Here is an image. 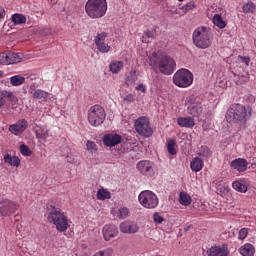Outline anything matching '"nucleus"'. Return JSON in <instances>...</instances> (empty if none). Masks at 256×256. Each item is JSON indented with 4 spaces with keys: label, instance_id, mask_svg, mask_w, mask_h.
<instances>
[{
    "label": "nucleus",
    "instance_id": "obj_1",
    "mask_svg": "<svg viewBox=\"0 0 256 256\" xmlns=\"http://www.w3.org/2000/svg\"><path fill=\"white\" fill-rule=\"evenodd\" d=\"M149 65L155 73L162 75H171L175 71V60L163 53L153 52L149 57Z\"/></svg>",
    "mask_w": 256,
    "mask_h": 256
},
{
    "label": "nucleus",
    "instance_id": "obj_2",
    "mask_svg": "<svg viewBox=\"0 0 256 256\" xmlns=\"http://www.w3.org/2000/svg\"><path fill=\"white\" fill-rule=\"evenodd\" d=\"M50 207L52 210L48 213L47 220L49 223L55 225L56 230L59 231V233H65V231L69 229L67 215H65V212H63L61 208H57L53 205Z\"/></svg>",
    "mask_w": 256,
    "mask_h": 256
},
{
    "label": "nucleus",
    "instance_id": "obj_3",
    "mask_svg": "<svg viewBox=\"0 0 256 256\" xmlns=\"http://www.w3.org/2000/svg\"><path fill=\"white\" fill-rule=\"evenodd\" d=\"M192 39L195 47L198 49H209L213 39L211 28L205 26L196 28L192 34Z\"/></svg>",
    "mask_w": 256,
    "mask_h": 256
},
{
    "label": "nucleus",
    "instance_id": "obj_4",
    "mask_svg": "<svg viewBox=\"0 0 256 256\" xmlns=\"http://www.w3.org/2000/svg\"><path fill=\"white\" fill-rule=\"evenodd\" d=\"M107 9V0H88L85 4V13L90 19L105 17Z\"/></svg>",
    "mask_w": 256,
    "mask_h": 256
},
{
    "label": "nucleus",
    "instance_id": "obj_5",
    "mask_svg": "<svg viewBox=\"0 0 256 256\" xmlns=\"http://www.w3.org/2000/svg\"><path fill=\"white\" fill-rule=\"evenodd\" d=\"M249 117L251 114L247 113V108L241 104H232L226 113L228 123H247Z\"/></svg>",
    "mask_w": 256,
    "mask_h": 256
},
{
    "label": "nucleus",
    "instance_id": "obj_6",
    "mask_svg": "<svg viewBox=\"0 0 256 256\" xmlns=\"http://www.w3.org/2000/svg\"><path fill=\"white\" fill-rule=\"evenodd\" d=\"M87 117L88 122L92 127H99V125H103V123H105L107 113L105 112V108L101 105H94L89 108Z\"/></svg>",
    "mask_w": 256,
    "mask_h": 256
},
{
    "label": "nucleus",
    "instance_id": "obj_7",
    "mask_svg": "<svg viewBox=\"0 0 256 256\" xmlns=\"http://www.w3.org/2000/svg\"><path fill=\"white\" fill-rule=\"evenodd\" d=\"M173 83L180 89H187L193 85V73L185 68H181L173 75Z\"/></svg>",
    "mask_w": 256,
    "mask_h": 256
},
{
    "label": "nucleus",
    "instance_id": "obj_8",
    "mask_svg": "<svg viewBox=\"0 0 256 256\" xmlns=\"http://www.w3.org/2000/svg\"><path fill=\"white\" fill-rule=\"evenodd\" d=\"M138 201L145 209H155L159 206V197L151 190H144L138 195Z\"/></svg>",
    "mask_w": 256,
    "mask_h": 256
},
{
    "label": "nucleus",
    "instance_id": "obj_9",
    "mask_svg": "<svg viewBox=\"0 0 256 256\" xmlns=\"http://www.w3.org/2000/svg\"><path fill=\"white\" fill-rule=\"evenodd\" d=\"M134 129L142 137H151L153 135V128L151 122L146 116H141L134 122Z\"/></svg>",
    "mask_w": 256,
    "mask_h": 256
},
{
    "label": "nucleus",
    "instance_id": "obj_10",
    "mask_svg": "<svg viewBox=\"0 0 256 256\" xmlns=\"http://www.w3.org/2000/svg\"><path fill=\"white\" fill-rule=\"evenodd\" d=\"M9 102V107L11 109H17V105H19V99L15 96V93L7 90L0 91V107H4V105Z\"/></svg>",
    "mask_w": 256,
    "mask_h": 256
},
{
    "label": "nucleus",
    "instance_id": "obj_11",
    "mask_svg": "<svg viewBox=\"0 0 256 256\" xmlns=\"http://www.w3.org/2000/svg\"><path fill=\"white\" fill-rule=\"evenodd\" d=\"M208 256H229L231 251H229V245L223 243L221 245H214L207 249L206 251Z\"/></svg>",
    "mask_w": 256,
    "mask_h": 256
},
{
    "label": "nucleus",
    "instance_id": "obj_12",
    "mask_svg": "<svg viewBox=\"0 0 256 256\" xmlns=\"http://www.w3.org/2000/svg\"><path fill=\"white\" fill-rule=\"evenodd\" d=\"M108 34L107 32L98 33L94 38L95 45L100 53H109L111 51V46L105 43Z\"/></svg>",
    "mask_w": 256,
    "mask_h": 256
},
{
    "label": "nucleus",
    "instance_id": "obj_13",
    "mask_svg": "<svg viewBox=\"0 0 256 256\" xmlns=\"http://www.w3.org/2000/svg\"><path fill=\"white\" fill-rule=\"evenodd\" d=\"M17 209H19V204L11 200H3L0 204V213L3 217L13 215Z\"/></svg>",
    "mask_w": 256,
    "mask_h": 256
},
{
    "label": "nucleus",
    "instance_id": "obj_14",
    "mask_svg": "<svg viewBox=\"0 0 256 256\" xmlns=\"http://www.w3.org/2000/svg\"><path fill=\"white\" fill-rule=\"evenodd\" d=\"M155 164L149 160H141L137 163V169L142 175L151 177L155 173Z\"/></svg>",
    "mask_w": 256,
    "mask_h": 256
},
{
    "label": "nucleus",
    "instance_id": "obj_15",
    "mask_svg": "<svg viewBox=\"0 0 256 256\" xmlns=\"http://www.w3.org/2000/svg\"><path fill=\"white\" fill-rule=\"evenodd\" d=\"M102 235L104 240L111 241L112 239H115L117 235H119V228H117L115 224H106L102 228Z\"/></svg>",
    "mask_w": 256,
    "mask_h": 256
},
{
    "label": "nucleus",
    "instance_id": "obj_16",
    "mask_svg": "<svg viewBox=\"0 0 256 256\" xmlns=\"http://www.w3.org/2000/svg\"><path fill=\"white\" fill-rule=\"evenodd\" d=\"M187 113L193 117H201L203 115V104L199 100L194 99L187 107Z\"/></svg>",
    "mask_w": 256,
    "mask_h": 256
},
{
    "label": "nucleus",
    "instance_id": "obj_17",
    "mask_svg": "<svg viewBox=\"0 0 256 256\" xmlns=\"http://www.w3.org/2000/svg\"><path fill=\"white\" fill-rule=\"evenodd\" d=\"M119 227H120L121 233H126L128 235L139 233V225H137L134 222L124 221L120 223Z\"/></svg>",
    "mask_w": 256,
    "mask_h": 256
},
{
    "label": "nucleus",
    "instance_id": "obj_18",
    "mask_svg": "<svg viewBox=\"0 0 256 256\" xmlns=\"http://www.w3.org/2000/svg\"><path fill=\"white\" fill-rule=\"evenodd\" d=\"M27 127H29L27 120L20 119L15 124L10 125L9 131H11L13 135H21V133H23Z\"/></svg>",
    "mask_w": 256,
    "mask_h": 256
},
{
    "label": "nucleus",
    "instance_id": "obj_19",
    "mask_svg": "<svg viewBox=\"0 0 256 256\" xmlns=\"http://www.w3.org/2000/svg\"><path fill=\"white\" fill-rule=\"evenodd\" d=\"M123 137L119 134H106L103 137V143L106 147H115L121 143Z\"/></svg>",
    "mask_w": 256,
    "mask_h": 256
},
{
    "label": "nucleus",
    "instance_id": "obj_20",
    "mask_svg": "<svg viewBox=\"0 0 256 256\" xmlns=\"http://www.w3.org/2000/svg\"><path fill=\"white\" fill-rule=\"evenodd\" d=\"M49 128H47L46 125H36L34 128V133L36 135V139H40L41 141H47V138L49 137Z\"/></svg>",
    "mask_w": 256,
    "mask_h": 256
},
{
    "label": "nucleus",
    "instance_id": "obj_21",
    "mask_svg": "<svg viewBox=\"0 0 256 256\" xmlns=\"http://www.w3.org/2000/svg\"><path fill=\"white\" fill-rule=\"evenodd\" d=\"M247 160L245 158H237L231 162V167L236 169L239 173L247 171Z\"/></svg>",
    "mask_w": 256,
    "mask_h": 256
},
{
    "label": "nucleus",
    "instance_id": "obj_22",
    "mask_svg": "<svg viewBox=\"0 0 256 256\" xmlns=\"http://www.w3.org/2000/svg\"><path fill=\"white\" fill-rule=\"evenodd\" d=\"M177 124L180 127H185L186 129H193L195 127V119L191 116L179 117L177 119Z\"/></svg>",
    "mask_w": 256,
    "mask_h": 256
},
{
    "label": "nucleus",
    "instance_id": "obj_23",
    "mask_svg": "<svg viewBox=\"0 0 256 256\" xmlns=\"http://www.w3.org/2000/svg\"><path fill=\"white\" fill-rule=\"evenodd\" d=\"M205 167V162L199 156H196L190 162V168L194 173H199Z\"/></svg>",
    "mask_w": 256,
    "mask_h": 256
},
{
    "label": "nucleus",
    "instance_id": "obj_24",
    "mask_svg": "<svg viewBox=\"0 0 256 256\" xmlns=\"http://www.w3.org/2000/svg\"><path fill=\"white\" fill-rule=\"evenodd\" d=\"M238 253L242 256H255V246L251 243H245L238 249Z\"/></svg>",
    "mask_w": 256,
    "mask_h": 256
},
{
    "label": "nucleus",
    "instance_id": "obj_25",
    "mask_svg": "<svg viewBox=\"0 0 256 256\" xmlns=\"http://www.w3.org/2000/svg\"><path fill=\"white\" fill-rule=\"evenodd\" d=\"M4 163H8V165H11V167H19L21 165V159H19L17 156L5 154Z\"/></svg>",
    "mask_w": 256,
    "mask_h": 256
},
{
    "label": "nucleus",
    "instance_id": "obj_26",
    "mask_svg": "<svg viewBox=\"0 0 256 256\" xmlns=\"http://www.w3.org/2000/svg\"><path fill=\"white\" fill-rule=\"evenodd\" d=\"M8 65H13L15 63H21V56L13 51H6Z\"/></svg>",
    "mask_w": 256,
    "mask_h": 256
},
{
    "label": "nucleus",
    "instance_id": "obj_27",
    "mask_svg": "<svg viewBox=\"0 0 256 256\" xmlns=\"http://www.w3.org/2000/svg\"><path fill=\"white\" fill-rule=\"evenodd\" d=\"M123 67H125V64L123 63V61H117V60L112 61L109 65V69L113 74L120 73Z\"/></svg>",
    "mask_w": 256,
    "mask_h": 256
},
{
    "label": "nucleus",
    "instance_id": "obj_28",
    "mask_svg": "<svg viewBox=\"0 0 256 256\" xmlns=\"http://www.w3.org/2000/svg\"><path fill=\"white\" fill-rule=\"evenodd\" d=\"M33 99H38L41 101H47L49 99V92L42 89H37L32 93Z\"/></svg>",
    "mask_w": 256,
    "mask_h": 256
},
{
    "label": "nucleus",
    "instance_id": "obj_29",
    "mask_svg": "<svg viewBox=\"0 0 256 256\" xmlns=\"http://www.w3.org/2000/svg\"><path fill=\"white\" fill-rule=\"evenodd\" d=\"M25 77L22 75H14L10 77V85L12 87H21L25 83Z\"/></svg>",
    "mask_w": 256,
    "mask_h": 256
},
{
    "label": "nucleus",
    "instance_id": "obj_30",
    "mask_svg": "<svg viewBox=\"0 0 256 256\" xmlns=\"http://www.w3.org/2000/svg\"><path fill=\"white\" fill-rule=\"evenodd\" d=\"M213 23L218 29H225L227 27V22L223 20V17H221L220 14H215L213 16Z\"/></svg>",
    "mask_w": 256,
    "mask_h": 256
},
{
    "label": "nucleus",
    "instance_id": "obj_31",
    "mask_svg": "<svg viewBox=\"0 0 256 256\" xmlns=\"http://www.w3.org/2000/svg\"><path fill=\"white\" fill-rule=\"evenodd\" d=\"M96 197L98 201H105V199H111V192L105 188H100L97 191Z\"/></svg>",
    "mask_w": 256,
    "mask_h": 256
},
{
    "label": "nucleus",
    "instance_id": "obj_32",
    "mask_svg": "<svg viewBox=\"0 0 256 256\" xmlns=\"http://www.w3.org/2000/svg\"><path fill=\"white\" fill-rule=\"evenodd\" d=\"M198 157H202L203 159H209L213 155V152H211V149L207 146H201L197 153Z\"/></svg>",
    "mask_w": 256,
    "mask_h": 256
},
{
    "label": "nucleus",
    "instance_id": "obj_33",
    "mask_svg": "<svg viewBox=\"0 0 256 256\" xmlns=\"http://www.w3.org/2000/svg\"><path fill=\"white\" fill-rule=\"evenodd\" d=\"M232 187L235 189V191H238V193H247L248 190V187L245 185V183L241 181H234L232 183Z\"/></svg>",
    "mask_w": 256,
    "mask_h": 256
},
{
    "label": "nucleus",
    "instance_id": "obj_34",
    "mask_svg": "<svg viewBox=\"0 0 256 256\" xmlns=\"http://www.w3.org/2000/svg\"><path fill=\"white\" fill-rule=\"evenodd\" d=\"M12 23L14 25H23V23H27V18L23 14H14L12 15Z\"/></svg>",
    "mask_w": 256,
    "mask_h": 256
},
{
    "label": "nucleus",
    "instance_id": "obj_35",
    "mask_svg": "<svg viewBox=\"0 0 256 256\" xmlns=\"http://www.w3.org/2000/svg\"><path fill=\"white\" fill-rule=\"evenodd\" d=\"M179 201L181 205H184V207H189V205H191V196L185 192H181Z\"/></svg>",
    "mask_w": 256,
    "mask_h": 256
},
{
    "label": "nucleus",
    "instance_id": "obj_36",
    "mask_svg": "<svg viewBox=\"0 0 256 256\" xmlns=\"http://www.w3.org/2000/svg\"><path fill=\"white\" fill-rule=\"evenodd\" d=\"M116 217H118V219H127V217H129V208L127 207L118 208V210L116 211Z\"/></svg>",
    "mask_w": 256,
    "mask_h": 256
},
{
    "label": "nucleus",
    "instance_id": "obj_37",
    "mask_svg": "<svg viewBox=\"0 0 256 256\" xmlns=\"http://www.w3.org/2000/svg\"><path fill=\"white\" fill-rule=\"evenodd\" d=\"M256 9L255 3L248 1L243 4L242 10L243 13H254Z\"/></svg>",
    "mask_w": 256,
    "mask_h": 256
},
{
    "label": "nucleus",
    "instance_id": "obj_38",
    "mask_svg": "<svg viewBox=\"0 0 256 256\" xmlns=\"http://www.w3.org/2000/svg\"><path fill=\"white\" fill-rule=\"evenodd\" d=\"M177 145V142L173 139L167 140V149L169 155H177V150L175 149V146Z\"/></svg>",
    "mask_w": 256,
    "mask_h": 256
},
{
    "label": "nucleus",
    "instance_id": "obj_39",
    "mask_svg": "<svg viewBox=\"0 0 256 256\" xmlns=\"http://www.w3.org/2000/svg\"><path fill=\"white\" fill-rule=\"evenodd\" d=\"M20 153L24 157H31V155H33V151H31L29 146H27L25 144L20 145Z\"/></svg>",
    "mask_w": 256,
    "mask_h": 256
},
{
    "label": "nucleus",
    "instance_id": "obj_40",
    "mask_svg": "<svg viewBox=\"0 0 256 256\" xmlns=\"http://www.w3.org/2000/svg\"><path fill=\"white\" fill-rule=\"evenodd\" d=\"M86 149L89 151V153H97V144H95L93 141H87Z\"/></svg>",
    "mask_w": 256,
    "mask_h": 256
},
{
    "label": "nucleus",
    "instance_id": "obj_41",
    "mask_svg": "<svg viewBox=\"0 0 256 256\" xmlns=\"http://www.w3.org/2000/svg\"><path fill=\"white\" fill-rule=\"evenodd\" d=\"M247 235H249V228H242L238 233V239L244 241V239H247Z\"/></svg>",
    "mask_w": 256,
    "mask_h": 256
},
{
    "label": "nucleus",
    "instance_id": "obj_42",
    "mask_svg": "<svg viewBox=\"0 0 256 256\" xmlns=\"http://www.w3.org/2000/svg\"><path fill=\"white\" fill-rule=\"evenodd\" d=\"M196 5H195V1H190L187 4L182 6V10L187 13L189 11H193V9H195Z\"/></svg>",
    "mask_w": 256,
    "mask_h": 256
},
{
    "label": "nucleus",
    "instance_id": "obj_43",
    "mask_svg": "<svg viewBox=\"0 0 256 256\" xmlns=\"http://www.w3.org/2000/svg\"><path fill=\"white\" fill-rule=\"evenodd\" d=\"M153 221H154V223L161 224V223H163V221H165V218H163V216H161V213L155 212L153 214Z\"/></svg>",
    "mask_w": 256,
    "mask_h": 256
},
{
    "label": "nucleus",
    "instance_id": "obj_44",
    "mask_svg": "<svg viewBox=\"0 0 256 256\" xmlns=\"http://www.w3.org/2000/svg\"><path fill=\"white\" fill-rule=\"evenodd\" d=\"M240 63H244L246 67H249V63H251V58L249 56H238Z\"/></svg>",
    "mask_w": 256,
    "mask_h": 256
},
{
    "label": "nucleus",
    "instance_id": "obj_45",
    "mask_svg": "<svg viewBox=\"0 0 256 256\" xmlns=\"http://www.w3.org/2000/svg\"><path fill=\"white\" fill-rule=\"evenodd\" d=\"M0 65H8L7 52L0 53Z\"/></svg>",
    "mask_w": 256,
    "mask_h": 256
},
{
    "label": "nucleus",
    "instance_id": "obj_46",
    "mask_svg": "<svg viewBox=\"0 0 256 256\" xmlns=\"http://www.w3.org/2000/svg\"><path fill=\"white\" fill-rule=\"evenodd\" d=\"M145 37L148 39H155V29L154 30H146L144 32Z\"/></svg>",
    "mask_w": 256,
    "mask_h": 256
},
{
    "label": "nucleus",
    "instance_id": "obj_47",
    "mask_svg": "<svg viewBox=\"0 0 256 256\" xmlns=\"http://www.w3.org/2000/svg\"><path fill=\"white\" fill-rule=\"evenodd\" d=\"M123 101H125V103H133L135 101V97L133 96V94H128L126 96H124Z\"/></svg>",
    "mask_w": 256,
    "mask_h": 256
},
{
    "label": "nucleus",
    "instance_id": "obj_48",
    "mask_svg": "<svg viewBox=\"0 0 256 256\" xmlns=\"http://www.w3.org/2000/svg\"><path fill=\"white\" fill-rule=\"evenodd\" d=\"M136 91H141V93H147V88H145V85L140 84L136 86Z\"/></svg>",
    "mask_w": 256,
    "mask_h": 256
},
{
    "label": "nucleus",
    "instance_id": "obj_49",
    "mask_svg": "<svg viewBox=\"0 0 256 256\" xmlns=\"http://www.w3.org/2000/svg\"><path fill=\"white\" fill-rule=\"evenodd\" d=\"M0 19H5V8L0 6Z\"/></svg>",
    "mask_w": 256,
    "mask_h": 256
},
{
    "label": "nucleus",
    "instance_id": "obj_50",
    "mask_svg": "<svg viewBox=\"0 0 256 256\" xmlns=\"http://www.w3.org/2000/svg\"><path fill=\"white\" fill-rule=\"evenodd\" d=\"M2 83L5 85V87H9V80H3Z\"/></svg>",
    "mask_w": 256,
    "mask_h": 256
},
{
    "label": "nucleus",
    "instance_id": "obj_51",
    "mask_svg": "<svg viewBox=\"0 0 256 256\" xmlns=\"http://www.w3.org/2000/svg\"><path fill=\"white\" fill-rule=\"evenodd\" d=\"M49 31H51V30H49V29L46 28V29H44L43 34H44V35H49Z\"/></svg>",
    "mask_w": 256,
    "mask_h": 256
},
{
    "label": "nucleus",
    "instance_id": "obj_52",
    "mask_svg": "<svg viewBox=\"0 0 256 256\" xmlns=\"http://www.w3.org/2000/svg\"><path fill=\"white\" fill-rule=\"evenodd\" d=\"M142 43H149V40H146L145 36L142 37Z\"/></svg>",
    "mask_w": 256,
    "mask_h": 256
},
{
    "label": "nucleus",
    "instance_id": "obj_53",
    "mask_svg": "<svg viewBox=\"0 0 256 256\" xmlns=\"http://www.w3.org/2000/svg\"><path fill=\"white\" fill-rule=\"evenodd\" d=\"M0 77H3V71H0Z\"/></svg>",
    "mask_w": 256,
    "mask_h": 256
},
{
    "label": "nucleus",
    "instance_id": "obj_54",
    "mask_svg": "<svg viewBox=\"0 0 256 256\" xmlns=\"http://www.w3.org/2000/svg\"><path fill=\"white\" fill-rule=\"evenodd\" d=\"M247 79H249V74H247Z\"/></svg>",
    "mask_w": 256,
    "mask_h": 256
},
{
    "label": "nucleus",
    "instance_id": "obj_55",
    "mask_svg": "<svg viewBox=\"0 0 256 256\" xmlns=\"http://www.w3.org/2000/svg\"><path fill=\"white\" fill-rule=\"evenodd\" d=\"M178 1H184V0H178Z\"/></svg>",
    "mask_w": 256,
    "mask_h": 256
}]
</instances>
